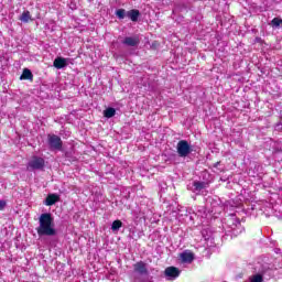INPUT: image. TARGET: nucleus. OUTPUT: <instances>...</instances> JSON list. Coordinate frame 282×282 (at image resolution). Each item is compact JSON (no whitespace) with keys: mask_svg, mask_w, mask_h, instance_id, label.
<instances>
[{"mask_svg":"<svg viewBox=\"0 0 282 282\" xmlns=\"http://www.w3.org/2000/svg\"><path fill=\"white\" fill-rule=\"evenodd\" d=\"M164 272L165 276H171L172 279H177V276H180V269L176 267H167Z\"/></svg>","mask_w":282,"mask_h":282,"instance_id":"9","label":"nucleus"},{"mask_svg":"<svg viewBox=\"0 0 282 282\" xmlns=\"http://www.w3.org/2000/svg\"><path fill=\"white\" fill-rule=\"evenodd\" d=\"M52 224H54V218L52 217V214H41L40 226L36 228L39 237H54V235H56V229H54Z\"/></svg>","mask_w":282,"mask_h":282,"instance_id":"1","label":"nucleus"},{"mask_svg":"<svg viewBox=\"0 0 282 282\" xmlns=\"http://www.w3.org/2000/svg\"><path fill=\"white\" fill-rule=\"evenodd\" d=\"M123 45H127L128 47H138V45H140V37L138 36H127L124 37V40L122 41Z\"/></svg>","mask_w":282,"mask_h":282,"instance_id":"6","label":"nucleus"},{"mask_svg":"<svg viewBox=\"0 0 282 282\" xmlns=\"http://www.w3.org/2000/svg\"><path fill=\"white\" fill-rule=\"evenodd\" d=\"M139 17H140V10L138 9H132L127 12V18L133 22L138 21Z\"/></svg>","mask_w":282,"mask_h":282,"instance_id":"11","label":"nucleus"},{"mask_svg":"<svg viewBox=\"0 0 282 282\" xmlns=\"http://www.w3.org/2000/svg\"><path fill=\"white\" fill-rule=\"evenodd\" d=\"M133 271L137 272V274H141L142 276H148L149 269L147 268V264L144 261H139L133 264Z\"/></svg>","mask_w":282,"mask_h":282,"instance_id":"5","label":"nucleus"},{"mask_svg":"<svg viewBox=\"0 0 282 282\" xmlns=\"http://www.w3.org/2000/svg\"><path fill=\"white\" fill-rule=\"evenodd\" d=\"M53 67H55L56 69H63L67 67V59L64 57L55 58L53 62Z\"/></svg>","mask_w":282,"mask_h":282,"instance_id":"10","label":"nucleus"},{"mask_svg":"<svg viewBox=\"0 0 282 282\" xmlns=\"http://www.w3.org/2000/svg\"><path fill=\"white\" fill-rule=\"evenodd\" d=\"M176 151L180 158H188V155H191V153L193 152V149H191V144H188V141L181 140L176 145Z\"/></svg>","mask_w":282,"mask_h":282,"instance_id":"3","label":"nucleus"},{"mask_svg":"<svg viewBox=\"0 0 282 282\" xmlns=\"http://www.w3.org/2000/svg\"><path fill=\"white\" fill-rule=\"evenodd\" d=\"M47 140L50 149H53L54 151L63 150V140H61V137L56 134H48Z\"/></svg>","mask_w":282,"mask_h":282,"instance_id":"4","label":"nucleus"},{"mask_svg":"<svg viewBox=\"0 0 282 282\" xmlns=\"http://www.w3.org/2000/svg\"><path fill=\"white\" fill-rule=\"evenodd\" d=\"M126 15L127 11L124 9H119L116 11V17H118V19H124Z\"/></svg>","mask_w":282,"mask_h":282,"instance_id":"18","label":"nucleus"},{"mask_svg":"<svg viewBox=\"0 0 282 282\" xmlns=\"http://www.w3.org/2000/svg\"><path fill=\"white\" fill-rule=\"evenodd\" d=\"M272 28H282V19L281 18H273L271 21Z\"/></svg>","mask_w":282,"mask_h":282,"instance_id":"16","label":"nucleus"},{"mask_svg":"<svg viewBox=\"0 0 282 282\" xmlns=\"http://www.w3.org/2000/svg\"><path fill=\"white\" fill-rule=\"evenodd\" d=\"M120 228H122V220H115L111 225V230L116 232Z\"/></svg>","mask_w":282,"mask_h":282,"instance_id":"17","label":"nucleus"},{"mask_svg":"<svg viewBox=\"0 0 282 282\" xmlns=\"http://www.w3.org/2000/svg\"><path fill=\"white\" fill-rule=\"evenodd\" d=\"M249 282H263V275L261 274H256L250 278Z\"/></svg>","mask_w":282,"mask_h":282,"instance_id":"19","label":"nucleus"},{"mask_svg":"<svg viewBox=\"0 0 282 282\" xmlns=\"http://www.w3.org/2000/svg\"><path fill=\"white\" fill-rule=\"evenodd\" d=\"M182 263H193L195 261V253L193 251H184L180 254Z\"/></svg>","mask_w":282,"mask_h":282,"instance_id":"7","label":"nucleus"},{"mask_svg":"<svg viewBox=\"0 0 282 282\" xmlns=\"http://www.w3.org/2000/svg\"><path fill=\"white\" fill-rule=\"evenodd\" d=\"M20 78L21 80H32V78H34V75L29 68H24Z\"/></svg>","mask_w":282,"mask_h":282,"instance_id":"12","label":"nucleus"},{"mask_svg":"<svg viewBox=\"0 0 282 282\" xmlns=\"http://www.w3.org/2000/svg\"><path fill=\"white\" fill-rule=\"evenodd\" d=\"M193 186H194L195 191H203V188H206V182L195 181L193 183Z\"/></svg>","mask_w":282,"mask_h":282,"instance_id":"15","label":"nucleus"},{"mask_svg":"<svg viewBox=\"0 0 282 282\" xmlns=\"http://www.w3.org/2000/svg\"><path fill=\"white\" fill-rule=\"evenodd\" d=\"M7 204L8 203L6 200H0V210H6Z\"/></svg>","mask_w":282,"mask_h":282,"instance_id":"20","label":"nucleus"},{"mask_svg":"<svg viewBox=\"0 0 282 282\" xmlns=\"http://www.w3.org/2000/svg\"><path fill=\"white\" fill-rule=\"evenodd\" d=\"M61 202L58 194H48L44 200L45 206H54V204Z\"/></svg>","mask_w":282,"mask_h":282,"instance_id":"8","label":"nucleus"},{"mask_svg":"<svg viewBox=\"0 0 282 282\" xmlns=\"http://www.w3.org/2000/svg\"><path fill=\"white\" fill-rule=\"evenodd\" d=\"M45 169V159L33 156L26 165V171H43Z\"/></svg>","mask_w":282,"mask_h":282,"instance_id":"2","label":"nucleus"},{"mask_svg":"<svg viewBox=\"0 0 282 282\" xmlns=\"http://www.w3.org/2000/svg\"><path fill=\"white\" fill-rule=\"evenodd\" d=\"M113 116H116V108L109 107L104 110V118H113Z\"/></svg>","mask_w":282,"mask_h":282,"instance_id":"14","label":"nucleus"},{"mask_svg":"<svg viewBox=\"0 0 282 282\" xmlns=\"http://www.w3.org/2000/svg\"><path fill=\"white\" fill-rule=\"evenodd\" d=\"M31 20L32 15L30 14V11H24L20 17V21H22L23 23H30Z\"/></svg>","mask_w":282,"mask_h":282,"instance_id":"13","label":"nucleus"}]
</instances>
